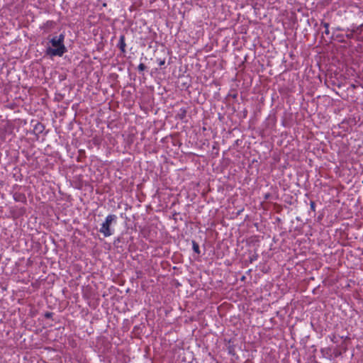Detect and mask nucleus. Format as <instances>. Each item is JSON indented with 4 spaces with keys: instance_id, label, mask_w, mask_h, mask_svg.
<instances>
[{
    "instance_id": "1a4fd4ad",
    "label": "nucleus",
    "mask_w": 363,
    "mask_h": 363,
    "mask_svg": "<svg viewBox=\"0 0 363 363\" xmlns=\"http://www.w3.org/2000/svg\"><path fill=\"white\" fill-rule=\"evenodd\" d=\"M321 26H323L325 28L324 33L325 35H328L330 33V31H329V23H326V22L322 21L321 22Z\"/></svg>"
},
{
    "instance_id": "6e6552de",
    "label": "nucleus",
    "mask_w": 363,
    "mask_h": 363,
    "mask_svg": "<svg viewBox=\"0 0 363 363\" xmlns=\"http://www.w3.org/2000/svg\"><path fill=\"white\" fill-rule=\"evenodd\" d=\"M192 248L194 252H196V254H200L199 245L194 240H192Z\"/></svg>"
},
{
    "instance_id": "7ed1b4c3",
    "label": "nucleus",
    "mask_w": 363,
    "mask_h": 363,
    "mask_svg": "<svg viewBox=\"0 0 363 363\" xmlns=\"http://www.w3.org/2000/svg\"><path fill=\"white\" fill-rule=\"evenodd\" d=\"M45 125L42 123L37 122L33 127V133L36 135L37 138H39V135L43 133L45 130Z\"/></svg>"
},
{
    "instance_id": "f8f14e48",
    "label": "nucleus",
    "mask_w": 363,
    "mask_h": 363,
    "mask_svg": "<svg viewBox=\"0 0 363 363\" xmlns=\"http://www.w3.org/2000/svg\"><path fill=\"white\" fill-rule=\"evenodd\" d=\"M310 208H311V210L313 211V212L315 211V203L314 201H311Z\"/></svg>"
},
{
    "instance_id": "f257e3e1",
    "label": "nucleus",
    "mask_w": 363,
    "mask_h": 363,
    "mask_svg": "<svg viewBox=\"0 0 363 363\" xmlns=\"http://www.w3.org/2000/svg\"><path fill=\"white\" fill-rule=\"evenodd\" d=\"M64 41L65 35L63 33L60 34L58 36L52 38L50 40V43L54 48L48 47L45 51L46 55L50 57H62L67 52V48L65 46Z\"/></svg>"
},
{
    "instance_id": "ddd939ff",
    "label": "nucleus",
    "mask_w": 363,
    "mask_h": 363,
    "mask_svg": "<svg viewBox=\"0 0 363 363\" xmlns=\"http://www.w3.org/2000/svg\"><path fill=\"white\" fill-rule=\"evenodd\" d=\"M53 313L52 312H46L44 315L45 318H51L52 317Z\"/></svg>"
},
{
    "instance_id": "9d476101",
    "label": "nucleus",
    "mask_w": 363,
    "mask_h": 363,
    "mask_svg": "<svg viewBox=\"0 0 363 363\" xmlns=\"http://www.w3.org/2000/svg\"><path fill=\"white\" fill-rule=\"evenodd\" d=\"M258 255L255 252L249 257V262L250 263H252L254 261L257 260L258 259Z\"/></svg>"
},
{
    "instance_id": "423d86ee",
    "label": "nucleus",
    "mask_w": 363,
    "mask_h": 363,
    "mask_svg": "<svg viewBox=\"0 0 363 363\" xmlns=\"http://www.w3.org/2000/svg\"><path fill=\"white\" fill-rule=\"evenodd\" d=\"M186 113H187V109H186V108H184V107L181 108L179 110V111H178V113H177V117L179 119H180V120L183 121V120L186 118Z\"/></svg>"
},
{
    "instance_id": "4468645a",
    "label": "nucleus",
    "mask_w": 363,
    "mask_h": 363,
    "mask_svg": "<svg viewBox=\"0 0 363 363\" xmlns=\"http://www.w3.org/2000/svg\"><path fill=\"white\" fill-rule=\"evenodd\" d=\"M165 64V60L163 59V60H158V65L162 67V65H164Z\"/></svg>"
},
{
    "instance_id": "20e7f679",
    "label": "nucleus",
    "mask_w": 363,
    "mask_h": 363,
    "mask_svg": "<svg viewBox=\"0 0 363 363\" xmlns=\"http://www.w3.org/2000/svg\"><path fill=\"white\" fill-rule=\"evenodd\" d=\"M125 40V35H121L119 38V42L117 45V47L120 49L121 52L123 54L125 53V47H126Z\"/></svg>"
},
{
    "instance_id": "39448f33",
    "label": "nucleus",
    "mask_w": 363,
    "mask_h": 363,
    "mask_svg": "<svg viewBox=\"0 0 363 363\" xmlns=\"http://www.w3.org/2000/svg\"><path fill=\"white\" fill-rule=\"evenodd\" d=\"M13 199L17 202L26 203V196L24 194L21 192H15L13 195Z\"/></svg>"
},
{
    "instance_id": "f03ea898",
    "label": "nucleus",
    "mask_w": 363,
    "mask_h": 363,
    "mask_svg": "<svg viewBox=\"0 0 363 363\" xmlns=\"http://www.w3.org/2000/svg\"><path fill=\"white\" fill-rule=\"evenodd\" d=\"M117 216L114 214H110L106 216L105 221L101 224L99 232L101 233L104 237H108L112 235L111 230V225L113 222H116Z\"/></svg>"
},
{
    "instance_id": "9b49d317",
    "label": "nucleus",
    "mask_w": 363,
    "mask_h": 363,
    "mask_svg": "<svg viewBox=\"0 0 363 363\" xmlns=\"http://www.w3.org/2000/svg\"><path fill=\"white\" fill-rule=\"evenodd\" d=\"M146 68H147L146 65H145V64H143V63H140V64L138 65V70H139L140 72H143V71L145 70V69H146Z\"/></svg>"
},
{
    "instance_id": "0eeeda50",
    "label": "nucleus",
    "mask_w": 363,
    "mask_h": 363,
    "mask_svg": "<svg viewBox=\"0 0 363 363\" xmlns=\"http://www.w3.org/2000/svg\"><path fill=\"white\" fill-rule=\"evenodd\" d=\"M227 350H228V353L230 355H232V356L236 355L235 346L233 344H231L230 341L229 342V345L227 347Z\"/></svg>"
},
{
    "instance_id": "2eb2a0df",
    "label": "nucleus",
    "mask_w": 363,
    "mask_h": 363,
    "mask_svg": "<svg viewBox=\"0 0 363 363\" xmlns=\"http://www.w3.org/2000/svg\"><path fill=\"white\" fill-rule=\"evenodd\" d=\"M269 194H267V195L265 196V199H268V198H269Z\"/></svg>"
}]
</instances>
